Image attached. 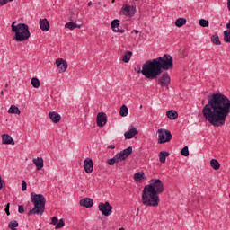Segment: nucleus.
<instances>
[{
  "instance_id": "nucleus-1",
  "label": "nucleus",
  "mask_w": 230,
  "mask_h": 230,
  "mask_svg": "<svg viewBox=\"0 0 230 230\" xmlns=\"http://www.w3.org/2000/svg\"><path fill=\"white\" fill-rule=\"evenodd\" d=\"M201 112L204 119L213 127H224L230 112V100L222 93H213Z\"/></svg>"
},
{
  "instance_id": "nucleus-2",
  "label": "nucleus",
  "mask_w": 230,
  "mask_h": 230,
  "mask_svg": "<svg viewBox=\"0 0 230 230\" xmlns=\"http://www.w3.org/2000/svg\"><path fill=\"white\" fill-rule=\"evenodd\" d=\"M173 68V58L170 55L147 60L142 66V75L149 80H155L163 71Z\"/></svg>"
},
{
  "instance_id": "nucleus-3",
  "label": "nucleus",
  "mask_w": 230,
  "mask_h": 230,
  "mask_svg": "<svg viewBox=\"0 0 230 230\" xmlns=\"http://www.w3.org/2000/svg\"><path fill=\"white\" fill-rule=\"evenodd\" d=\"M164 191V185L159 179H152L148 185H146L142 191L141 202L144 206L149 208H157L159 206V194Z\"/></svg>"
},
{
  "instance_id": "nucleus-4",
  "label": "nucleus",
  "mask_w": 230,
  "mask_h": 230,
  "mask_svg": "<svg viewBox=\"0 0 230 230\" xmlns=\"http://www.w3.org/2000/svg\"><path fill=\"white\" fill-rule=\"evenodd\" d=\"M31 200L34 204V208L28 212V215H44L46 210V198L42 194H31Z\"/></svg>"
},
{
  "instance_id": "nucleus-5",
  "label": "nucleus",
  "mask_w": 230,
  "mask_h": 230,
  "mask_svg": "<svg viewBox=\"0 0 230 230\" xmlns=\"http://www.w3.org/2000/svg\"><path fill=\"white\" fill-rule=\"evenodd\" d=\"M17 22H13L11 25L12 31L15 33L14 39L16 42H24V40H28L31 37L30 27H28L25 23H18Z\"/></svg>"
},
{
  "instance_id": "nucleus-6",
  "label": "nucleus",
  "mask_w": 230,
  "mask_h": 230,
  "mask_svg": "<svg viewBox=\"0 0 230 230\" xmlns=\"http://www.w3.org/2000/svg\"><path fill=\"white\" fill-rule=\"evenodd\" d=\"M132 154V146H129L121 152L118 153L113 158L108 160V164L110 166H114L115 163H119V161H125L128 155Z\"/></svg>"
},
{
  "instance_id": "nucleus-7",
  "label": "nucleus",
  "mask_w": 230,
  "mask_h": 230,
  "mask_svg": "<svg viewBox=\"0 0 230 230\" xmlns=\"http://www.w3.org/2000/svg\"><path fill=\"white\" fill-rule=\"evenodd\" d=\"M157 134L159 145L170 143L172 141V132L170 130L160 128L157 130Z\"/></svg>"
},
{
  "instance_id": "nucleus-8",
  "label": "nucleus",
  "mask_w": 230,
  "mask_h": 230,
  "mask_svg": "<svg viewBox=\"0 0 230 230\" xmlns=\"http://www.w3.org/2000/svg\"><path fill=\"white\" fill-rule=\"evenodd\" d=\"M99 211H101L104 217H110V215H112V206H111L109 201H106L105 203H100Z\"/></svg>"
},
{
  "instance_id": "nucleus-9",
  "label": "nucleus",
  "mask_w": 230,
  "mask_h": 230,
  "mask_svg": "<svg viewBox=\"0 0 230 230\" xmlns=\"http://www.w3.org/2000/svg\"><path fill=\"white\" fill-rule=\"evenodd\" d=\"M120 13L121 15H126L127 17H133V15L136 13V7L125 4L122 6Z\"/></svg>"
},
{
  "instance_id": "nucleus-10",
  "label": "nucleus",
  "mask_w": 230,
  "mask_h": 230,
  "mask_svg": "<svg viewBox=\"0 0 230 230\" xmlns=\"http://www.w3.org/2000/svg\"><path fill=\"white\" fill-rule=\"evenodd\" d=\"M170 75H168V73H164L158 79V84L161 85V87H168V85H170Z\"/></svg>"
},
{
  "instance_id": "nucleus-11",
  "label": "nucleus",
  "mask_w": 230,
  "mask_h": 230,
  "mask_svg": "<svg viewBox=\"0 0 230 230\" xmlns=\"http://www.w3.org/2000/svg\"><path fill=\"white\" fill-rule=\"evenodd\" d=\"M84 168L86 173H93V170H94V165L93 164V159L91 158L84 159Z\"/></svg>"
},
{
  "instance_id": "nucleus-12",
  "label": "nucleus",
  "mask_w": 230,
  "mask_h": 230,
  "mask_svg": "<svg viewBox=\"0 0 230 230\" xmlns=\"http://www.w3.org/2000/svg\"><path fill=\"white\" fill-rule=\"evenodd\" d=\"M56 66L59 69V73H66L67 70V61L63 58H58L56 60Z\"/></svg>"
},
{
  "instance_id": "nucleus-13",
  "label": "nucleus",
  "mask_w": 230,
  "mask_h": 230,
  "mask_svg": "<svg viewBox=\"0 0 230 230\" xmlns=\"http://www.w3.org/2000/svg\"><path fill=\"white\" fill-rule=\"evenodd\" d=\"M97 125L98 127H105L107 125V114L104 112L97 114Z\"/></svg>"
},
{
  "instance_id": "nucleus-14",
  "label": "nucleus",
  "mask_w": 230,
  "mask_h": 230,
  "mask_svg": "<svg viewBox=\"0 0 230 230\" xmlns=\"http://www.w3.org/2000/svg\"><path fill=\"white\" fill-rule=\"evenodd\" d=\"M40 28L42 31H49V22L48 19H40Z\"/></svg>"
},
{
  "instance_id": "nucleus-15",
  "label": "nucleus",
  "mask_w": 230,
  "mask_h": 230,
  "mask_svg": "<svg viewBox=\"0 0 230 230\" xmlns=\"http://www.w3.org/2000/svg\"><path fill=\"white\" fill-rule=\"evenodd\" d=\"M94 202L91 198H84L80 200V206H83V208H93V205Z\"/></svg>"
},
{
  "instance_id": "nucleus-16",
  "label": "nucleus",
  "mask_w": 230,
  "mask_h": 230,
  "mask_svg": "<svg viewBox=\"0 0 230 230\" xmlns=\"http://www.w3.org/2000/svg\"><path fill=\"white\" fill-rule=\"evenodd\" d=\"M49 118L54 123H58L60 121V119H62V117L60 116V114H58L55 111H50L49 113Z\"/></svg>"
},
{
  "instance_id": "nucleus-17",
  "label": "nucleus",
  "mask_w": 230,
  "mask_h": 230,
  "mask_svg": "<svg viewBox=\"0 0 230 230\" xmlns=\"http://www.w3.org/2000/svg\"><path fill=\"white\" fill-rule=\"evenodd\" d=\"M2 143L3 145H15L13 138L7 134L2 135Z\"/></svg>"
},
{
  "instance_id": "nucleus-18",
  "label": "nucleus",
  "mask_w": 230,
  "mask_h": 230,
  "mask_svg": "<svg viewBox=\"0 0 230 230\" xmlns=\"http://www.w3.org/2000/svg\"><path fill=\"white\" fill-rule=\"evenodd\" d=\"M32 162L36 166V170L40 171V170H42V168H44V159L40 157H37V158H34Z\"/></svg>"
},
{
  "instance_id": "nucleus-19",
  "label": "nucleus",
  "mask_w": 230,
  "mask_h": 230,
  "mask_svg": "<svg viewBox=\"0 0 230 230\" xmlns=\"http://www.w3.org/2000/svg\"><path fill=\"white\" fill-rule=\"evenodd\" d=\"M139 132L137 131V128H132L131 129H129L128 131H127L124 136L126 137V139H132V137H134V136L137 135Z\"/></svg>"
},
{
  "instance_id": "nucleus-20",
  "label": "nucleus",
  "mask_w": 230,
  "mask_h": 230,
  "mask_svg": "<svg viewBox=\"0 0 230 230\" xmlns=\"http://www.w3.org/2000/svg\"><path fill=\"white\" fill-rule=\"evenodd\" d=\"M146 179V177H145V172H136L134 174L135 182H143V181H145Z\"/></svg>"
},
{
  "instance_id": "nucleus-21",
  "label": "nucleus",
  "mask_w": 230,
  "mask_h": 230,
  "mask_svg": "<svg viewBox=\"0 0 230 230\" xmlns=\"http://www.w3.org/2000/svg\"><path fill=\"white\" fill-rule=\"evenodd\" d=\"M168 155H170V153L166 151H161L158 155L160 163H166V157H168Z\"/></svg>"
},
{
  "instance_id": "nucleus-22",
  "label": "nucleus",
  "mask_w": 230,
  "mask_h": 230,
  "mask_svg": "<svg viewBox=\"0 0 230 230\" xmlns=\"http://www.w3.org/2000/svg\"><path fill=\"white\" fill-rule=\"evenodd\" d=\"M166 116L167 118H169V119H177V118H179V114L177 113V111H173V110H171V111H168L166 112Z\"/></svg>"
},
{
  "instance_id": "nucleus-23",
  "label": "nucleus",
  "mask_w": 230,
  "mask_h": 230,
  "mask_svg": "<svg viewBox=\"0 0 230 230\" xmlns=\"http://www.w3.org/2000/svg\"><path fill=\"white\" fill-rule=\"evenodd\" d=\"M130 58H132V51H127L122 57V62L128 64V62H130Z\"/></svg>"
},
{
  "instance_id": "nucleus-24",
  "label": "nucleus",
  "mask_w": 230,
  "mask_h": 230,
  "mask_svg": "<svg viewBox=\"0 0 230 230\" xmlns=\"http://www.w3.org/2000/svg\"><path fill=\"white\" fill-rule=\"evenodd\" d=\"M8 114H21V110L15 105H11V107L8 110Z\"/></svg>"
},
{
  "instance_id": "nucleus-25",
  "label": "nucleus",
  "mask_w": 230,
  "mask_h": 230,
  "mask_svg": "<svg viewBox=\"0 0 230 230\" xmlns=\"http://www.w3.org/2000/svg\"><path fill=\"white\" fill-rule=\"evenodd\" d=\"M119 114L120 116H122V118L128 116V108L127 107V105L124 104L121 106Z\"/></svg>"
},
{
  "instance_id": "nucleus-26",
  "label": "nucleus",
  "mask_w": 230,
  "mask_h": 230,
  "mask_svg": "<svg viewBox=\"0 0 230 230\" xmlns=\"http://www.w3.org/2000/svg\"><path fill=\"white\" fill-rule=\"evenodd\" d=\"M210 166L213 170H220V163H218L217 159H212L210 161Z\"/></svg>"
},
{
  "instance_id": "nucleus-27",
  "label": "nucleus",
  "mask_w": 230,
  "mask_h": 230,
  "mask_svg": "<svg viewBox=\"0 0 230 230\" xmlns=\"http://www.w3.org/2000/svg\"><path fill=\"white\" fill-rule=\"evenodd\" d=\"M184 24H186L185 18H179L175 22V26H177V28H182V26H184Z\"/></svg>"
},
{
  "instance_id": "nucleus-28",
  "label": "nucleus",
  "mask_w": 230,
  "mask_h": 230,
  "mask_svg": "<svg viewBox=\"0 0 230 230\" xmlns=\"http://www.w3.org/2000/svg\"><path fill=\"white\" fill-rule=\"evenodd\" d=\"M31 84L35 89H39L40 87V81H39V78L37 77H33Z\"/></svg>"
},
{
  "instance_id": "nucleus-29",
  "label": "nucleus",
  "mask_w": 230,
  "mask_h": 230,
  "mask_svg": "<svg viewBox=\"0 0 230 230\" xmlns=\"http://www.w3.org/2000/svg\"><path fill=\"white\" fill-rule=\"evenodd\" d=\"M65 27L68 28V30H75V28H82V25H76L75 22H67Z\"/></svg>"
},
{
  "instance_id": "nucleus-30",
  "label": "nucleus",
  "mask_w": 230,
  "mask_h": 230,
  "mask_svg": "<svg viewBox=\"0 0 230 230\" xmlns=\"http://www.w3.org/2000/svg\"><path fill=\"white\" fill-rule=\"evenodd\" d=\"M111 29L116 32L119 29V20H113L111 22Z\"/></svg>"
},
{
  "instance_id": "nucleus-31",
  "label": "nucleus",
  "mask_w": 230,
  "mask_h": 230,
  "mask_svg": "<svg viewBox=\"0 0 230 230\" xmlns=\"http://www.w3.org/2000/svg\"><path fill=\"white\" fill-rule=\"evenodd\" d=\"M211 40L213 44H216V46H220L222 42H220V38H218V35H213L211 37Z\"/></svg>"
},
{
  "instance_id": "nucleus-32",
  "label": "nucleus",
  "mask_w": 230,
  "mask_h": 230,
  "mask_svg": "<svg viewBox=\"0 0 230 230\" xmlns=\"http://www.w3.org/2000/svg\"><path fill=\"white\" fill-rule=\"evenodd\" d=\"M15 227H19V223L15 220L10 221L8 224V228L13 230Z\"/></svg>"
},
{
  "instance_id": "nucleus-33",
  "label": "nucleus",
  "mask_w": 230,
  "mask_h": 230,
  "mask_svg": "<svg viewBox=\"0 0 230 230\" xmlns=\"http://www.w3.org/2000/svg\"><path fill=\"white\" fill-rule=\"evenodd\" d=\"M199 26L202 28H208V26H209V22L206 19H201L199 20Z\"/></svg>"
},
{
  "instance_id": "nucleus-34",
  "label": "nucleus",
  "mask_w": 230,
  "mask_h": 230,
  "mask_svg": "<svg viewBox=\"0 0 230 230\" xmlns=\"http://www.w3.org/2000/svg\"><path fill=\"white\" fill-rule=\"evenodd\" d=\"M224 40L225 42H230V30L224 31Z\"/></svg>"
},
{
  "instance_id": "nucleus-35",
  "label": "nucleus",
  "mask_w": 230,
  "mask_h": 230,
  "mask_svg": "<svg viewBox=\"0 0 230 230\" xmlns=\"http://www.w3.org/2000/svg\"><path fill=\"white\" fill-rule=\"evenodd\" d=\"M66 226V223L64 222V219H60L58 224L56 225L55 229H62Z\"/></svg>"
},
{
  "instance_id": "nucleus-36",
  "label": "nucleus",
  "mask_w": 230,
  "mask_h": 230,
  "mask_svg": "<svg viewBox=\"0 0 230 230\" xmlns=\"http://www.w3.org/2000/svg\"><path fill=\"white\" fill-rule=\"evenodd\" d=\"M181 155L184 157H188L190 155V151L188 150V146H185L181 149Z\"/></svg>"
},
{
  "instance_id": "nucleus-37",
  "label": "nucleus",
  "mask_w": 230,
  "mask_h": 230,
  "mask_svg": "<svg viewBox=\"0 0 230 230\" xmlns=\"http://www.w3.org/2000/svg\"><path fill=\"white\" fill-rule=\"evenodd\" d=\"M27 186H28V184H27L26 181L23 180V181H22V191H26Z\"/></svg>"
},
{
  "instance_id": "nucleus-38",
  "label": "nucleus",
  "mask_w": 230,
  "mask_h": 230,
  "mask_svg": "<svg viewBox=\"0 0 230 230\" xmlns=\"http://www.w3.org/2000/svg\"><path fill=\"white\" fill-rule=\"evenodd\" d=\"M58 222V218L57 217H53L50 224H52V226H57Z\"/></svg>"
},
{
  "instance_id": "nucleus-39",
  "label": "nucleus",
  "mask_w": 230,
  "mask_h": 230,
  "mask_svg": "<svg viewBox=\"0 0 230 230\" xmlns=\"http://www.w3.org/2000/svg\"><path fill=\"white\" fill-rule=\"evenodd\" d=\"M10 3H12V1L13 0H9ZM6 3H8V0H0V6H4V4H6Z\"/></svg>"
},
{
  "instance_id": "nucleus-40",
  "label": "nucleus",
  "mask_w": 230,
  "mask_h": 230,
  "mask_svg": "<svg viewBox=\"0 0 230 230\" xmlns=\"http://www.w3.org/2000/svg\"><path fill=\"white\" fill-rule=\"evenodd\" d=\"M5 213L9 217L10 215V203L5 206Z\"/></svg>"
},
{
  "instance_id": "nucleus-41",
  "label": "nucleus",
  "mask_w": 230,
  "mask_h": 230,
  "mask_svg": "<svg viewBox=\"0 0 230 230\" xmlns=\"http://www.w3.org/2000/svg\"><path fill=\"white\" fill-rule=\"evenodd\" d=\"M4 181H3V178H1V175H0V190H3V187L4 186Z\"/></svg>"
},
{
  "instance_id": "nucleus-42",
  "label": "nucleus",
  "mask_w": 230,
  "mask_h": 230,
  "mask_svg": "<svg viewBox=\"0 0 230 230\" xmlns=\"http://www.w3.org/2000/svg\"><path fill=\"white\" fill-rule=\"evenodd\" d=\"M18 212L19 213H24V207L22 205L18 206Z\"/></svg>"
},
{
  "instance_id": "nucleus-43",
  "label": "nucleus",
  "mask_w": 230,
  "mask_h": 230,
  "mask_svg": "<svg viewBox=\"0 0 230 230\" xmlns=\"http://www.w3.org/2000/svg\"><path fill=\"white\" fill-rule=\"evenodd\" d=\"M115 33H125V30L117 29V30L115 31Z\"/></svg>"
},
{
  "instance_id": "nucleus-44",
  "label": "nucleus",
  "mask_w": 230,
  "mask_h": 230,
  "mask_svg": "<svg viewBox=\"0 0 230 230\" xmlns=\"http://www.w3.org/2000/svg\"><path fill=\"white\" fill-rule=\"evenodd\" d=\"M108 148H111V150H114V148H116V146L115 145H110L108 146Z\"/></svg>"
},
{
  "instance_id": "nucleus-45",
  "label": "nucleus",
  "mask_w": 230,
  "mask_h": 230,
  "mask_svg": "<svg viewBox=\"0 0 230 230\" xmlns=\"http://www.w3.org/2000/svg\"><path fill=\"white\" fill-rule=\"evenodd\" d=\"M131 33H136V35H137V33H139V31H137V30H133V31H131Z\"/></svg>"
},
{
  "instance_id": "nucleus-46",
  "label": "nucleus",
  "mask_w": 230,
  "mask_h": 230,
  "mask_svg": "<svg viewBox=\"0 0 230 230\" xmlns=\"http://www.w3.org/2000/svg\"><path fill=\"white\" fill-rule=\"evenodd\" d=\"M227 7H228V10L230 11V0L227 1Z\"/></svg>"
},
{
  "instance_id": "nucleus-47",
  "label": "nucleus",
  "mask_w": 230,
  "mask_h": 230,
  "mask_svg": "<svg viewBox=\"0 0 230 230\" xmlns=\"http://www.w3.org/2000/svg\"><path fill=\"white\" fill-rule=\"evenodd\" d=\"M137 73H143V70H141V68H138V70H137Z\"/></svg>"
},
{
  "instance_id": "nucleus-48",
  "label": "nucleus",
  "mask_w": 230,
  "mask_h": 230,
  "mask_svg": "<svg viewBox=\"0 0 230 230\" xmlns=\"http://www.w3.org/2000/svg\"><path fill=\"white\" fill-rule=\"evenodd\" d=\"M88 6H93V2H89Z\"/></svg>"
},
{
  "instance_id": "nucleus-49",
  "label": "nucleus",
  "mask_w": 230,
  "mask_h": 230,
  "mask_svg": "<svg viewBox=\"0 0 230 230\" xmlns=\"http://www.w3.org/2000/svg\"><path fill=\"white\" fill-rule=\"evenodd\" d=\"M1 94H2V96H3V94H4V92L2 91V92H1Z\"/></svg>"
},
{
  "instance_id": "nucleus-50",
  "label": "nucleus",
  "mask_w": 230,
  "mask_h": 230,
  "mask_svg": "<svg viewBox=\"0 0 230 230\" xmlns=\"http://www.w3.org/2000/svg\"><path fill=\"white\" fill-rule=\"evenodd\" d=\"M119 230H125V228L121 227V228H119Z\"/></svg>"
},
{
  "instance_id": "nucleus-51",
  "label": "nucleus",
  "mask_w": 230,
  "mask_h": 230,
  "mask_svg": "<svg viewBox=\"0 0 230 230\" xmlns=\"http://www.w3.org/2000/svg\"><path fill=\"white\" fill-rule=\"evenodd\" d=\"M116 0H112L111 3H115Z\"/></svg>"
},
{
  "instance_id": "nucleus-52",
  "label": "nucleus",
  "mask_w": 230,
  "mask_h": 230,
  "mask_svg": "<svg viewBox=\"0 0 230 230\" xmlns=\"http://www.w3.org/2000/svg\"><path fill=\"white\" fill-rule=\"evenodd\" d=\"M5 87H8V84H5Z\"/></svg>"
},
{
  "instance_id": "nucleus-53",
  "label": "nucleus",
  "mask_w": 230,
  "mask_h": 230,
  "mask_svg": "<svg viewBox=\"0 0 230 230\" xmlns=\"http://www.w3.org/2000/svg\"><path fill=\"white\" fill-rule=\"evenodd\" d=\"M37 230H40V228L37 229Z\"/></svg>"
},
{
  "instance_id": "nucleus-54",
  "label": "nucleus",
  "mask_w": 230,
  "mask_h": 230,
  "mask_svg": "<svg viewBox=\"0 0 230 230\" xmlns=\"http://www.w3.org/2000/svg\"><path fill=\"white\" fill-rule=\"evenodd\" d=\"M13 230H16V229H13Z\"/></svg>"
}]
</instances>
